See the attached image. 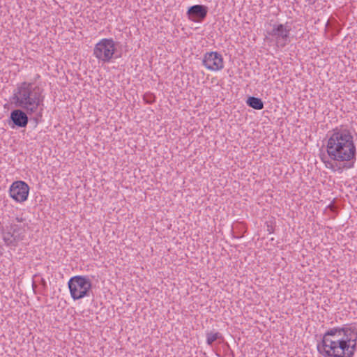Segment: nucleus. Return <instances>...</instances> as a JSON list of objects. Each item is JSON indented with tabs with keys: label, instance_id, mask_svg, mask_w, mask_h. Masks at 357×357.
Wrapping results in <instances>:
<instances>
[{
	"label": "nucleus",
	"instance_id": "obj_1",
	"mask_svg": "<svg viewBox=\"0 0 357 357\" xmlns=\"http://www.w3.org/2000/svg\"><path fill=\"white\" fill-rule=\"evenodd\" d=\"M326 150L331 160L324 158L322 160L328 169L335 171V167L340 170L354 167L356 148L354 137L347 128L341 127L333 130L328 139Z\"/></svg>",
	"mask_w": 357,
	"mask_h": 357
},
{
	"label": "nucleus",
	"instance_id": "obj_2",
	"mask_svg": "<svg viewBox=\"0 0 357 357\" xmlns=\"http://www.w3.org/2000/svg\"><path fill=\"white\" fill-rule=\"evenodd\" d=\"M357 333L348 326L334 327L323 335L317 350L324 357H352L356 351Z\"/></svg>",
	"mask_w": 357,
	"mask_h": 357
},
{
	"label": "nucleus",
	"instance_id": "obj_3",
	"mask_svg": "<svg viewBox=\"0 0 357 357\" xmlns=\"http://www.w3.org/2000/svg\"><path fill=\"white\" fill-rule=\"evenodd\" d=\"M10 100L16 107L31 115L36 113L39 107L43 105V89L32 83L23 82L17 86Z\"/></svg>",
	"mask_w": 357,
	"mask_h": 357
},
{
	"label": "nucleus",
	"instance_id": "obj_4",
	"mask_svg": "<svg viewBox=\"0 0 357 357\" xmlns=\"http://www.w3.org/2000/svg\"><path fill=\"white\" fill-rule=\"evenodd\" d=\"M26 226V224L19 225L12 221L2 232L5 244L10 248L17 246L25 236Z\"/></svg>",
	"mask_w": 357,
	"mask_h": 357
},
{
	"label": "nucleus",
	"instance_id": "obj_5",
	"mask_svg": "<svg viewBox=\"0 0 357 357\" xmlns=\"http://www.w3.org/2000/svg\"><path fill=\"white\" fill-rule=\"evenodd\" d=\"M70 296L74 300H79L89 296L92 284L89 278L84 276H74L68 281Z\"/></svg>",
	"mask_w": 357,
	"mask_h": 357
},
{
	"label": "nucleus",
	"instance_id": "obj_6",
	"mask_svg": "<svg viewBox=\"0 0 357 357\" xmlns=\"http://www.w3.org/2000/svg\"><path fill=\"white\" fill-rule=\"evenodd\" d=\"M116 51L115 42L112 38L100 40L93 49V55L103 63H109Z\"/></svg>",
	"mask_w": 357,
	"mask_h": 357
},
{
	"label": "nucleus",
	"instance_id": "obj_7",
	"mask_svg": "<svg viewBox=\"0 0 357 357\" xmlns=\"http://www.w3.org/2000/svg\"><path fill=\"white\" fill-rule=\"evenodd\" d=\"M291 29L287 24H275L268 33L276 42L278 46L284 47L289 41Z\"/></svg>",
	"mask_w": 357,
	"mask_h": 357
},
{
	"label": "nucleus",
	"instance_id": "obj_8",
	"mask_svg": "<svg viewBox=\"0 0 357 357\" xmlns=\"http://www.w3.org/2000/svg\"><path fill=\"white\" fill-rule=\"evenodd\" d=\"M29 185L22 181L13 182L9 189L10 196L17 202L26 201L29 195Z\"/></svg>",
	"mask_w": 357,
	"mask_h": 357
},
{
	"label": "nucleus",
	"instance_id": "obj_9",
	"mask_svg": "<svg viewBox=\"0 0 357 357\" xmlns=\"http://www.w3.org/2000/svg\"><path fill=\"white\" fill-rule=\"evenodd\" d=\"M202 63L207 69L213 71L220 70L224 67L223 59L217 52L206 53Z\"/></svg>",
	"mask_w": 357,
	"mask_h": 357
},
{
	"label": "nucleus",
	"instance_id": "obj_10",
	"mask_svg": "<svg viewBox=\"0 0 357 357\" xmlns=\"http://www.w3.org/2000/svg\"><path fill=\"white\" fill-rule=\"evenodd\" d=\"M28 114L26 111L21 108L13 110L10 115V119L13 124L12 128L15 126L18 128L26 127L29 122Z\"/></svg>",
	"mask_w": 357,
	"mask_h": 357
},
{
	"label": "nucleus",
	"instance_id": "obj_11",
	"mask_svg": "<svg viewBox=\"0 0 357 357\" xmlns=\"http://www.w3.org/2000/svg\"><path fill=\"white\" fill-rule=\"evenodd\" d=\"M208 8L203 5H194L188 8L189 19L194 22L202 21L207 15Z\"/></svg>",
	"mask_w": 357,
	"mask_h": 357
},
{
	"label": "nucleus",
	"instance_id": "obj_12",
	"mask_svg": "<svg viewBox=\"0 0 357 357\" xmlns=\"http://www.w3.org/2000/svg\"><path fill=\"white\" fill-rule=\"evenodd\" d=\"M248 105L255 109L260 110L264 108L263 101L256 97H249L246 101Z\"/></svg>",
	"mask_w": 357,
	"mask_h": 357
},
{
	"label": "nucleus",
	"instance_id": "obj_13",
	"mask_svg": "<svg viewBox=\"0 0 357 357\" xmlns=\"http://www.w3.org/2000/svg\"><path fill=\"white\" fill-rule=\"evenodd\" d=\"M221 337L219 333H208L206 335L207 344L211 345L215 340Z\"/></svg>",
	"mask_w": 357,
	"mask_h": 357
},
{
	"label": "nucleus",
	"instance_id": "obj_14",
	"mask_svg": "<svg viewBox=\"0 0 357 357\" xmlns=\"http://www.w3.org/2000/svg\"><path fill=\"white\" fill-rule=\"evenodd\" d=\"M144 100L146 102L151 104L155 101V96L152 93H146L144 96Z\"/></svg>",
	"mask_w": 357,
	"mask_h": 357
},
{
	"label": "nucleus",
	"instance_id": "obj_15",
	"mask_svg": "<svg viewBox=\"0 0 357 357\" xmlns=\"http://www.w3.org/2000/svg\"><path fill=\"white\" fill-rule=\"evenodd\" d=\"M24 220H25V219L22 216H20V217H16L15 219L13 220V221H15V222H16L17 224L23 225V224H24Z\"/></svg>",
	"mask_w": 357,
	"mask_h": 357
},
{
	"label": "nucleus",
	"instance_id": "obj_16",
	"mask_svg": "<svg viewBox=\"0 0 357 357\" xmlns=\"http://www.w3.org/2000/svg\"><path fill=\"white\" fill-rule=\"evenodd\" d=\"M1 250H2V249H1V246L0 245V255H2V251H1Z\"/></svg>",
	"mask_w": 357,
	"mask_h": 357
}]
</instances>
